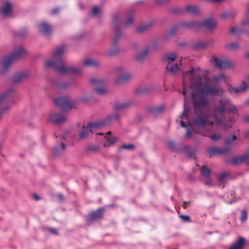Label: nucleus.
I'll return each instance as SVG.
<instances>
[{"instance_id": "cd10ccee", "label": "nucleus", "mask_w": 249, "mask_h": 249, "mask_svg": "<svg viewBox=\"0 0 249 249\" xmlns=\"http://www.w3.org/2000/svg\"><path fill=\"white\" fill-rule=\"evenodd\" d=\"M239 47V44L236 42L229 43L226 45V48L231 51L237 50Z\"/></svg>"}, {"instance_id": "b1692460", "label": "nucleus", "mask_w": 249, "mask_h": 249, "mask_svg": "<svg viewBox=\"0 0 249 249\" xmlns=\"http://www.w3.org/2000/svg\"><path fill=\"white\" fill-rule=\"evenodd\" d=\"M186 10L193 14H197L199 12V8L196 5H188L186 7Z\"/></svg>"}, {"instance_id": "09e8293b", "label": "nucleus", "mask_w": 249, "mask_h": 249, "mask_svg": "<svg viewBox=\"0 0 249 249\" xmlns=\"http://www.w3.org/2000/svg\"><path fill=\"white\" fill-rule=\"evenodd\" d=\"M248 24H249V19L245 20L243 21V25H247Z\"/></svg>"}, {"instance_id": "4be33fe9", "label": "nucleus", "mask_w": 249, "mask_h": 249, "mask_svg": "<svg viewBox=\"0 0 249 249\" xmlns=\"http://www.w3.org/2000/svg\"><path fill=\"white\" fill-rule=\"evenodd\" d=\"M65 149V144L64 143H61L60 145L54 148L53 149V154L57 156L60 155L62 154Z\"/></svg>"}, {"instance_id": "49530a36", "label": "nucleus", "mask_w": 249, "mask_h": 249, "mask_svg": "<svg viewBox=\"0 0 249 249\" xmlns=\"http://www.w3.org/2000/svg\"><path fill=\"white\" fill-rule=\"evenodd\" d=\"M33 196L36 200H39L41 199V197L36 194H34Z\"/></svg>"}, {"instance_id": "4c0bfd02", "label": "nucleus", "mask_w": 249, "mask_h": 249, "mask_svg": "<svg viewBox=\"0 0 249 249\" xmlns=\"http://www.w3.org/2000/svg\"><path fill=\"white\" fill-rule=\"evenodd\" d=\"M179 217L184 221L190 222V218L189 216L180 215Z\"/></svg>"}, {"instance_id": "f8f14e48", "label": "nucleus", "mask_w": 249, "mask_h": 249, "mask_svg": "<svg viewBox=\"0 0 249 249\" xmlns=\"http://www.w3.org/2000/svg\"><path fill=\"white\" fill-rule=\"evenodd\" d=\"M30 72L28 71H23L15 74L12 77V81L14 83H19L28 78Z\"/></svg>"}, {"instance_id": "3c124183", "label": "nucleus", "mask_w": 249, "mask_h": 249, "mask_svg": "<svg viewBox=\"0 0 249 249\" xmlns=\"http://www.w3.org/2000/svg\"><path fill=\"white\" fill-rule=\"evenodd\" d=\"M117 118H118V116L117 115H115L114 116L110 117L109 119H117Z\"/></svg>"}, {"instance_id": "7c9ffc66", "label": "nucleus", "mask_w": 249, "mask_h": 249, "mask_svg": "<svg viewBox=\"0 0 249 249\" xmlns=\"http://www.w3.org/2000/svg\"><path fill=\"white\" fill-rule=\"evenodd\" d=\"M128 106V104L127 103H119L116 104L114 106V108L116 110H121L123 109L126 107Z\"/></svg>"}, {"instance_id": "1a4fd4ad", "label": "nucleus", "mask_w": 249, "mask_h": 249, "mask_svg": "<svg viewBox=\"0 0 249 249\" xmlns=\"http://www.w3.org/2000/svg\"><path fill=\"white\" fill-rule=\"evenodd\" d=\"M249 89V75L247 76L246 81L242 82L241 86L239 87H231L228 89L229 91L231 94H237L243 92Z\"/></svg>"}, {"instance_id": "ddd939ff", "label": "nucleus", "mask_w": 249, "mask_h": 249, "mask_svg": "<svg viewBox=\"0 0 249 249\" xmlns=\"http://www.w3.org/2000/svg\"><path fill=\"white\" fill-rule=\"evenodd\" d=\"M98 135H101L104 136V145L105 147H109L117 141V138L114 136L111 135V132L108 131L106 135H104L103 133H98Z\"/></svg>"}, {"instance_id": "603ef678", "label": "nucleus", "mask_w": 249, "mask_h": 249, "mask_svg": "<svg viewBox=\"0 0 249 249\" xmlns=\"http://www.w3.org/2000/svg\"><path fill=\"white\" fill-rule=\"evenodd\" d=\"M115 53H113L112 51H110L109 52V54L111 56L113 55V54H114Z\"/></svg>"}, {"instance_id": "a19ab883", "label": "nucleus", "mask_w": 249, "mask_h": 249, "mask_svg": "<svg viewBox=\"0 0 249 249\" xmlns=\"http://www.w3.org/2000/svg\"><path fill=\"white\" fill-rule=\"evenodd\" d=\"M192 132V129L190 128H188L187 132H186V137H189L191 135Z\"/></svg>"}, {"instance_id": "7ed1b4c3", "label": "nucleus", "mask_w": 249, "mask_h": 249, "mask_svg": "<svg viewBox=\"0 0 249 249\" xmlns=\"http://www.w3.org/2000/svg\"><path fill=\"white\" fill-rule=\"evenodd\" d=\"M26 54V52L24 48H21L16 50L11 54L3 57L1 59L0 73L1 74L5 73L14 62Z\"/></svg>"}, {"instance_id": "37998d69", "label": "nucleus", "mask_w": 249, "mask_h": 249, "mask_svg": "<svg viewBox=\"0 0 249 249\" xmlns=\"http://www.w3.org/2000/svg\"><path fill=\"white\" fill-rule=\"evenodd\" d=\"M122 147L123 148H124V149H130L133 148V146L132 144H128V145H123Z\"/></svg>"}, {"instance_id": "bf43d9fd", "label": "nucleus", "mask_w": 249, "mask_h": 249, "mask_svg": "<svg viewBox=\"0 0 249 249\" xmlns=\"http://www.w3.org/2000/svg\"><path fill=\"white\" fill-rule=\"evenodd\" d=\"M157 109H158V110H159V111H161V110H162V108H161V107H158Z\"/></svg>"}, {"instance_id": "de8ad7c7", "label": "nucleus", "mask_w": 249, "mask_h": 249, "mask_svg": "<svg viewBox=\"0 0 249 249\" xmlns=\"http://www.w3.org/2000/svg\"><path fill=\"white\" fill-rule=\"evenodd\" d=\"M50 231L53 233L55 234H57V231H56V229H55V228H52V229H50Z\"/></svg>"}, {"instance_id": "4d7b16f0", "label": "nucleus", "mask_w": 249, "mask_h": 249, "mask_svg": "<svg viewBox=\"0 0 249 249\" xmlns=\"http://www.w3.org/2000/svg\"><path fill=\"white\" fill-rule=\"evenodd\" d=\"M246 104L249 106V99L246 102Z\"/></svg>"}, {"instance_id": "bb28decb", "label": "nucleus", "mask_w": 249, "mask_h": 249, "mask_svg": "<svg viewBox=\"0 0 249 249\" xmlns=\"http://www.w3.org/2000/svg\"><path fill=\"white\" fill-rule=\"evenodd\" d=\"M235 15L232 11L225 12L221 15V17L224 19H232Z\"/></svg>"}, {"instance_id": "c03bdc74", "label": "nucleus", "mask_w": 249, "mask_h": 249, "mask_svg": "<svg viewBox=\"0 0 249 249\" xmlns=\"http://www.w3.org/2000/svg\"><path fill=\"white\" fill-rule=\"evenodd\" d=\"M167 0H156V2L158 5H160L165 2Z\"/></svg>"}, {"instance_id": "6e6d98bb", "label": "nucleus", "mask_w": 249, "mask_h": 249, "mask_svg": "<svg viewBox=\"0 0 249 249\" xmlns=\"http://www.w3.org/2000/svg\"><path fill=\"white\" fill-rule=\"evenodd\" d=\"M246 137L249 138V131L247 132L246 133Z\"/></svg>"}, {"instance_id": "a18cd8bd", "label": "nucleus", "mask_w": 249, "mask_h": 249, "mask_svg": "<svg viewBox=\"0 0 249 249\" xmlns=\"http://www.w3.org/2000/svg\"><path fill=\"white\" fill-rule=\"evenodd\" d=\"M190 204V202H184L183 203V207L184 209H186L188 207V206H189Z\"/></svg>"}, {"instance_id": "0eeeda50", "label": "nucleus", "mask_w": 249, "mask_h": 249, "mask_svg": "<svg viewBox=\"0 0 249 249\" xmlns=\"http://www.w3.org/2000/svg\"><path fill=\"white\" fill-rule=\"evenodd\" d=\"M105 124L104 121H99L88 124H84L82 132L80 134V138L84 139L93 133L96 129L103 127Z\"/></svg>"}, {"instance_id": "6e6552de", "label": "nucleus", "mask_w": 249, "mask_h": 249, "mask_svg": "<svg viewBox=\"0 0 249 249\" xmlns=\"http://www.w3.org/2000/svg\"><path fill=\"white\" fill-rule=\"evenodd\" d=\"M217 68L225 69L231 66V62L228 59L215 57L211 60Z\"/></svg>"}, {"instance_id": "f704fd0d", "label": "nucleus", "mask_w": 249, "mask_h": 249, "mask_svg": "<svg viewBox=\"0 0 249 249\" xmlns=\"http://www.w3.org/2000/svg\"><path fill=\"white\" fill-rule=\"evenodd\" d=\"M101 12V10L97 6H95L92 9V14L95 16L99 15Z\"/></svg>"}, {"instance_id": "412c9836", "label": "nucleus", "mask_w": 249, "mask_h": 249, "mask_svg": "<svg viewBox=\"0 0 249 249\" xmlns=\"http://www.w3.org/2000/svg\"><path fill=\"white\" fill-rule=\"evenodd\" d=\"M245 244V240L243 238H240L235 244L231 246L229 249H242Z\"/></svg>"}, {"instance_id": "e433bc0d", "label": "nucleus", "mask_w": 249, "mask_h": 249, "mask_svg": "<svg viewBox=\"0 0 249 249\" xmlns=\"http://www.w3.org/2000/svg\"><path fill=\"white\" fill-rule=\"evenodd\" d=\"M247 218V213L246 211H242V216L241 217V220L242 221H244Z\"/></svg>"}, {"instance_id": "f03ea898", "label": "nucleus", "mask_w": 249, "mask_h": 249, "mask_svg": "<svg viewBox=\"0 0 249 249\" xmlns=\"http://www.w3.org/2000/svg\"><path fill=\"white\" fill-rule=\"evenodd\" d=\"M66 51V47L61 46L57 47L52 53L50 58L45 62L47 68H53L60 73H72L76 74L82 72L81 69L76 67L65 66L63 62L62 55Z\"/></svg>"}, {"instance_id": "f257e3e1", "label": "nucleus", "mask_w": 249, "mask_h": 249, "mask_svg": "<svg viewBox=\"0 0 249 249\" xmlns=\"http://www.w3.org/2000/svg\"><path fill=\"white\" fill-rule=\"evenodd\" d=\"M184 96V111L177 119L183 127H192L194 124L198 126H207L214 124L223 125L225 129L231 127L232 121L225 123L224 114H237L235 106L227 98H221L218 105L210 114L208 95L221 96L225 93L223 88L212 85L209 79L208 71L199 68H192L182 75Z\"/></svg>"}, {"instance_id": "8fccbe9b", "label": "nucleus", "mask_w": 249, "mask_h": 249, "mask_svg": "<svg viewBox=\"0 0 249 249\" xmlns=\"http://www.w3.org/2000/svg\"><path fill=\"white\" fill-rule=\"evenodd\" d=\"M244 120L246 122H249V116H247L245 117Z\"/></svg>"}, {"instance_id": "c85d7f7f", "label": "nucleus", "mask_w": 249, "mask_h": 249, "mask_svg": "<svg viewBox=\"0 0 249 249\" xmlns=\"http://www.w3.org/2000/svg\"><path fill=\"white\" fill-rule=\"evenodd\" d=\"M201 174L203 177H207L209 176L211 173V170L206 166H202L201 168Z\"/></svg>"}, {"instance_id": "423d86ee", "label": "nucleus", "mask_w": 249, "mask_h": 249, "mask_svg": "<svg viewBox=\"0 0 249 249\" xmlns=\"http://www.w3.org/2000/svg\"><path fill=\"white\" fill-rule=\"evenodd\" d=\"M216 22L212 19H207L202 22L183 21L181 26L184 27L191 28L197 26H204L209 30H213L216 26Z\"/></svg>"}, {"instance_id": "4468645a", "label": "nucleus", "mask_w": 249, "mask_h": 249, "mask_svg": "<svg viewBox=\"0 0 249 249\" xmlns=\"http://www.w3.org/2000/svg\"><path fill=\"white\" fill-rule=\"evenodd\" d=\"M1 14L3 16H10L12 15V9L11 4L8 2H5L0 9Z\"/></svg>"}, {"instance_id": "72a5a7b5", "label": "nucleus", "mask_w": 249, "mask_h": 249, "mask_svg": "<svg viewBox=\"0 0 249 249\" xmlns=\"http://www.w3.org/2000/svg\"><path fill=\"white\" fill-rule=\"evenodd\" d=\"M228 174L225 172L222 173L220 174L218 177V180L219 181L221 182H223L226 179V178L228 177Z\"/></svg>"}, {"instance_id": "864d4df0", "label": "nucleus", "mask_w": 249, "mask_h": 249, "mask_svg": "<svg viewBox=\"0 0 249 249\" xmlns=\"http://www.w3.org/2000/svg\"><path fill=\"white\" fill-rule=\"evenodd\" d=\"M198 47H205V46L204 44H198Z\"/></svg>"}, {"instance_id": "052dcab7", "label": "nucleus", "mask_w": 249, "mask_h": 249, "mask_svg": "<svg viewBox=\"0 0 249 249\" xmlns=\"http://www.w3.org/2000/svg\"><path fill=\"white\" fill-rule=\"evenodd\" d=\"M59 197H60V199H62V195H58Z\"/></svg>"}, {"instance_id": "9d476101", "label": "nucleus", "mask_w": 249, "mask_h": 249, "mask_svg": "<svg viewBox=\"0 0 249 249\" xmlns=\"http://www.w3.org/2000/svg\"><path fill=\"white\" fill-rule=\"evenodd\" d=\"M90 82L95 85L101 86L100 87L94 89V92L97 94L102 95L107 92V89L104 86V82L101 79L96 77L92 78L90 79Z\"/></svg>"}, {"instance_id": "393cba45", "label": "nucleus", "mask_w": 249, "mask_h": 249, "mask_svg": "<svg viewBox=\"0 0 249 249\" xmlns=\"http://www.w3.org/2000/svg\"><path fill=\"white\" fill-rule=\"evenodd\" d=\"M83 64L84 66L90 67H96L98 65V63L97 61L91 59H86L84 61Z\"/></svg>"}, {"instance_id": "f3484780", "label": "nucleus", "mask_w": 249, "mask_h": 249, "mask_svg": "<svg viewBox=\"0 0 249 249\" xmlns=\"http://www.w3.org/2000/svg\"><path fill=\"white\" fill-rule=\"evenodd\" d=\"M40 31L45 35H49L52 31V28L50 25L46 22H42L39 25Z\"/></svg>"}, {"instance_id": "2f4dec72", "label": "nucleus", "mask_w": 249, "mask_h": 249, "mask_svg": "<svg viewBox=\"0 0 249 249\" xmlns=\"http://www.w3.org/2000/svg\"><path fill=\"white\" fill-rule=\"evenodd\" d=\"M204 178L203 180V182L205 185H207L209 187L213 186V181L209 176Z\"/></svg>"}, {"instance_id": "dca6fc26", "label": "nucleus", "mask_w": 249, "mask_h": 249, "mask_svg": "<svg viewBox=\"0 0 249 249\" xmlns=\"http://www.w3.org/2000/svg\"><path fill=\"white\" fill-rule=\"evenodd\" d=\"M232 162L235 164H238L243 162L248 164L249 162V152H248L241 156L234 158L232 160Z\"/></svg>"}, {"instance_id": "5fc2aeb1", "label": "nucleus", "mask_w": 249, "mask_h": 249, "mask_svg": "<svg viewBox=\"0 0 249 249\" xmlns=\"http://www.w3.org/2000/svg\"><path fill=\"white\" fill-rule=\"evenodd\" d=\"M3 111V110H0V117H1Z\"/></svg>"}, {"instance_id": "5701e85b", "label": "nucleus", "mask_w": 249, "mask_h": 249, "mask_svg": "<svg viewBox=\"0 0 249 249\" xmlns=\"http://www.w3.org/2000/svg\"><path fill=\"white\" fill-rule=\"evenodd\" d=\"M149 52L148 48H145L143 51L140 52L136 56V59L138 61H142L146 56Z\"/></svg>"}, {"instance_id": "a878e982", "label": "nucleus", "mask_w": 249, "mask_h": 249, "mask_svg": "<svg viewBox=\"0 0 249 249\" xmlns=\"http://www.w3.org/2000/svg\"><path fill=\"white\" fill-rule=\"evenodd\" d=\"M213 80L216 82L224 80L226 83H228L229 80V78L224 74L221 73L219 75L215 76L213 78Z\"/></svg>"}, {"instance_id": "9b49d317", "label": "nucleus", "mask_w": 249, "mask_h": 249, "mask_svg": "<svg viewBox=\"0 0 249 249\" xmlns=\"http://www.w3.org/2000/svg\"><path fill=\"white\" fill-rule=\"evenodd\" d=\"M67 120L65 116L56 112L51 113L49 116L48 121L54 124H61Z\"/></svg>"}, {"instance_id": "6ab92c4d", "label": "nucleus", "mask_w": 249, "mask_h": 249, "mask_svg": "<svg viewBox=\"0 0 249 249\" xmlns=\"http://www.w3.org/2000/svg\"><path fill=\"white\" fill-rule=\"evenodd\" d=\"M208 152L209 155L210 156H212L217 154L225 153L226 152V150L215 147H212L208 149Z\"/></svg>"}, {"instance_id": "a211bd4d", "label": "nucleus", "mask_w": 249, "mask_h": 249, "mask_svg": "<svg viewBox=\"0 0 249 249\" xmlns=\"http://www.w3.org/2000/svg\"><path fill=\"white\" fill-rule=\"evenodd\" d=\"M132 77V75L129 73H124L121 76H119L116 80V83L121 84L126 82Z\"/></svg>"}, {"instance_id": "13d9d810", "label": "nucleus", "mask_w": 249, "mask_h": 249, "mask_svg": "<svg viewBox=\"0 0 249 249\" xmlns=\"http://www.w3.org/2000/svg\"><path fill=\"white\" fill-rule=\"evenodd\" d=\"M246 56L249 58V52L246 53Z\"/></svg>"}, {"instance_id": "58836bf2", "label": "nucleus", "mask_w": 249, "mask_h": 249, "mask_svg": "<svg viewBox=\"0 0 249 249\" xmlns=\"http://www.w3.org/2000/svg\"><path fill=\"white\" fill-rule=\"evenodd\" d=\"M133 18L132 17H129L127 18L125 22L126 25H129L133 23Z\"/></svg>"}, {"instance_id": "0e129e2a", "label": "nucleus", "mask_w": 249, "mask_h": 249, "mask_svg": "<svg viewBox=\"0 0 249 249\" xmlns=\"http://www.w3.org/2000/svg\"><path fill=\"white\" fill-rule=\"evenodd\" d=\"M229 203H230V204H231V203H232V202H231V201H230Z\"/></svg>"}, {"instance_id": "ea45409f", "label": "nucleus", "mask_w": 249, "mask_h": 249, "mask_svg": "<svg viewBox=\"0 0 249 249\" xmlns=\"http://www.w3.org/2000/svg\"><path fill=\"white\" fill-rule=\"evenodd\" d=\"M59 11V8H55L52 10V11L51 12V14L52 15H56L58 11Z\"/></svg>"}, {"instance_id": "aec40b11", "label": "nucleus", "mask_w": 249, "mask_h": 249, "mask_svg": "<svg viewBox=\"0 0 249 249\" xmlns=\"http://www.w3.org/2000/svg\"><path fill=\"white\" fill-rule=\"evenodd\" d=\"M14 93V89H10L6 90L3 93L0 94V105L2 104L6 99L13 94Z\"/></svg>"}, {"instance_id": "473e14b6", "label": "nucleus", "mask_w": 249, "mask_h": 249, "mask_svg": "<svg viewBox=\"0 0 249 249\" xmlns=\"http://www.w3.org/2000/svg\"><path fill=\"white\" fill-rule=\"evenodd\" d=\"M150 25L148 23L143 24L138 28V32L139 33H142L143 32H144L148 30L150 28Z\"/></svg>"}, {"instance_id": "79ce46f5", "label": "nucleus", "mask_w": 249, "mask_h": 249, "mask_svg": "<svg viewBox=\"0 0 249 249\" xmlns=\"http://www.w3.org/2000/svg\"><path fill=\"white\" fill-rule=\"evenodd\" d=\"M238 31V30L236 27H232L231 28L230 32L231 34H236V32Z\"/></svg>"}, {"instance_id": "e2e57ef3", "label": "nucleus", "mask_w": 249, "mask_h": 249, "mask_svg": "<svg viewBox=\"0 0 249 249\" xmlns=\"http://www.w3.org/2000/svg\"><path fill=\"white\" fill-rule=\"evenodd\" d=\"M2 145L0 143V150L1 149Z\"/></svg>"}, {"instance_id": "c756f323", "label": "nucleus", "mask_w": 249, "mask_h": 249, "mask_svg": "<svg viewBox=\"0 0 249 249\" xmlns=\"http://www.w3.org/2000/svg\"><path fill=\"white\" fill-rule=\"evenodd\" d=\"M203 135H207L208 137H210L213 141H217L219 140L221 138V136L217 133H214V134H202Z\"/></svg>"}, {"instance_id": "c9c22d12", "label": "nucleus", "mask_w": 249, "mask_h": 249, "mask_svg": "<svg viewBox=\"0 0 249 249\" xmlns=\"http://www.w3.org/2000/svg\"><path fill=\"white\" fill-rule=\"evenodd\" d=\"M237 139V137L235 135H233L231 137L229 138L226 139V143L227 144L230 143L232 142H233L234 140H236Z\"/></svg>"}, {"instance_id": "39448f33", "label": "nucleus", "mask_w": 249, "mask_h": 249, "mask_svg": "<svg viewBox=\"0 0 249 249\" xmlns=\"http://www.w3.org/2000/svg\"><path fill=\"white\" fill-rule=\"evenodd\" d=\"M177 56L175 53L166 54L163 58V62L166 65V70L172 73H174L180 70V64L176 60Z\"/></svg>"}, {"instance_id": "680f3d73", "label": "nucleus", "mask_w": 249, "mask_h": 249, "mask_svg": "<svg viewBox=\"0 0 249 249\" xmlns=\"http://www.w3.org/2000/svg\"><path fill=\"white\" fill-rule=\"evenodd\" d=\"M170 33V34L172 35V34H174V32H173V31H172V30H171V31H170V33Z\"/></svg>"}, {"instance_id": "20e7f679", "label": "nucleus", "mask_w": 249, "mask_h": 249, "mask_svg": "<svg viewBox=\"0 0 249 249\" xmlns=\"http://www.w3.org/2000/svg\"><path fill=\"white\" fill-rule=\"evenodd\" d=\"M87 101L88 98L86 96L79 97L74 101H70L66 97H60L54 100L55 104L64 110L76 107L78 102L86 103Z\"/></svg>"}, {"instance_id": "2eb2a0df", "label": "nucleus", "mask_w": 249, "mask_h": 249, "mask_svg": "<svg viewBox=\"0 0 249 249\" xmlns=\"http://www.w3.org/2000/svg\"><path fill=\"white\" fill-rule=\"evenodd\" d=\"M104 212L103 208H99L98 210L90 213L88 218L89 222H92L93 221L99 219L103 216Z\"/></svg>"}]
</instances>
